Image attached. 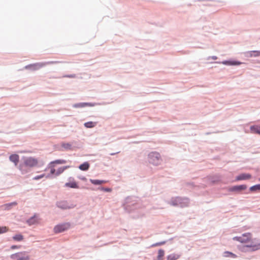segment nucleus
<instances>
[{"label": "nucleus", "instance_id": "f257e3e1", "mask_svg": "<svg viewBox=\"0 0 260 260\" xmlns=\"http://www.w3.org/2000/svg\"><path fill=\"white\" fill-rule=\"evenodd\" d=\"M252 237V235L250 233H246L242 234L241 236L235 237L233 239L241 243L247 244L250 242V241H251Z\"/></svg>", "mask_w": 260, "mask_h": 260}, {"label": "nucleus", "instance_id": "f03ea898", "mask_svg": "<svg viewBox=\"0 0 260 260\" xmlns=\"http://www.w3.org/2000/svg\"><path fill=\"white\" fill-rule=\"evenodd\" d=\"M251 251H254L260 249V240L256 238H251V241L245 245Z\"/></svg>", "mask_w": 260, "mask_h": 260}, {"label": "nucleus", "instance_id": "7ed1b4c3", "mask_svg": "<svg viewBox=\"0 0 260 260\" xmlns=\"http://www.w3.org/2000/svg\"><path fill=\"white\" fill-rule=\"evenodd\" d=\"M38 163V159L35 157H28L24 158V164L28 167L32 168L37 167Z\"/></svg>", "mask_w": 260, "mask_h": 260}, {"label": "nucleus", "instance_id": "20e7f679", "mask_svg": "<svg viewBox=\"0 0 260 260\" xmlns=\"http://www.w3.org/2000/svg\"><path fill=\"white\" fill-rule=\"evenodd\" d=\"M66 160L63 159H57L51 161L48 166V169H50V174L56 176V170L55 169V164H64L66 163Z\"/></svg>", "mask_w": 260, "mask_h": 260}, {"label": "nucleus", "instance_id": "39448f33", "mask_svg": "<svg viewBox=\"0 0 260 260\" xmlns=\"http://www.w3.org/2000/svg\"><path fill=\"white\" fill-rule=\"evenodd\" d=\"M11 258L13 259L17 260H29V256L27 254V252L23 251L13 254L11 255Z\"/></svg>", "mask_w": 260, "mask_h": 260}, {"label": "nucleus", "instance_id": "423d86ee", "mask_svg": "<svg viewBox=\"0 0 260 260\" xmlns=\"http://www.w3.org/2000/svg\"><path fill=\"white\" fill-rule=\"evenodd\" d=\"M149 162L153 165H157L160 161V155L157 152H151L149 154Z\"/></svg>", "mask_w": 260, "mask_h": 260}, {"label": "nucleus", "instance_id": "0eeeda50", "mask_svg": "<svg viewBox=\"0 0 260 260\" xmlns=\"http://www.w3.org/2000/svg\"><path fill=\"white\" fill-rule=\"evenodd\" d=\"M70 228V224L69 223H64L59 224L55 226L54 228L55 233H61L62 232Z\"/></svg>", "mask_w": 260, "mask_h": 260}, {"label": "nucleus", "instance_id": "6e6552de", "mask_svg": "<svg viewBox=\"0 0 260 260\" xmlns=\"http://www.w3.org/2000/svg\"><path fill=\"white\" fill-rule=\"evenodd\" d=\"M69 182H67L65 184V186L67 187L72 188H78L79 186L77 183L75 181L74 179L72 177H70L69 178Z\"/></svg>", "mask_w": 260, "mask_h": 260}, {"label": "nucleus", "instance_id": "1a4fd4ad", "mask_svg": "<svg viewBox=\"0 0 260 260\" xmlns=\"http://www.w3.org/2000/svg\"><path fill=\"white\" fill-rule=\"evenodd\" d=\"M46 64L45 63H36L32 64H30L27 67H26V69H29L32 70H38Z\"/></svg>", "mask_w": 260, "mask_h": 260}, {"label": "nucleus", "instance_id": "9d476101", "mask_svg": "<svg viewBox=\"0 0 260 260\" xmlns=\"http://www.w3.org/2000/svg\"><path fill=\"white\" fill-rule=\"evenodd\" d=\"M245 55L247 57H257L260 56V51H250L245 53Z\"/></svg>", "mask_w": 260, "mask_h": 260}, {"label": "nucleus", "instance_id": "9b49d317", "mask_svg": "<svg viewBox=\"0 0 260 260\" xmlns=\"http://www.w3.org/2000/svg\"><path fill=\"white\" fill-rule=\"evenodd\" d=\"M251 176L249 174H241L236 178V180L239 181L242 180H247L250 179Z\"/></svg>", "mask_w": 260, "mask_h": 260}, {"label": "nucleus", "instance_id": "f8f14e48", "mask_svg": "<svg viewBox=\"0 0 260 260\" xmlns=\"http://www.w3.org/2000/svg\"><path fill=\"white\" fill-rule=\"evenodd\" d=\"M9 159L10 161L14 162L15 165L16 166L17 165L19 161V156L17 154H12L10 156Z\"/></svg>", "mask_w": 260, "mask_h": 260}, {"label": "nucleus", "instance_id": "ddd939ff", "mask_svg": "<svg viewBox=\"0 0 260 260\" xmlns=\"http://www.w3.org/2000/svg\"><path fill=\"white\" fill-rule=\"evenodd\" d=\"M58 207L63 209H67L72 208L66 201L60 202L58 203Z\"/></svg>", "mask_w": 260, "mask_h": 260}, {"label": "nucleus", "instance_id": "4468645a", "mask_svg": "<svg viewBox=\"0 0 260 260\" xmlns=\"http://www.w3.org/2000/svg\"><path fill=\"white\" fill-rule=\"evenodd\" d=\"M247 188L245 185H237L233 186L231 189V191H241L246 189Z\"/></svg>", "mask_w": 260, "mask_h": 260}, {"label": "nucleus", "instance_id": "2eb2a0df", "mask_svg": "<svg viewBox=\"0 0 260 260\" xmlns=\"http://www.w3.org/2000/svg\"><path fill=\"white\" fill-rule=\"evenodd\" d=\"M222 63L225 65L234 66V65H240L242 63L240 61H224L222 62Z\"/></svg>", "mask_w": 260, "mask_h": 260}, {"label": "nucleus", "instance_id": "dca6fc26", "mask_svg": "<svg viewBox=\"0 0 260 260\" xmlns=\"http://www.w3.org/2000/svg\"><path fill=\"white\" fill-rule=\"evenodd\" d=\"M180 255L178 254H171L167 256V260H177L180 257Z\"/></svg>", "mask_w": 260, "mask_h": 260}, {"label": "nucleus", "instance_id": "f3484780", "mask_svg": "<svg viewBox=\"0 0 260 260\" xmlns=\"http://www.w3.org/2000/svg\"><path fill=\"white\" fill-rule=\"evenodd\" d=\"M69 168H70L69 166H65V167L59 168L56 171V176H59L60 174L62 173L65 170H66L67 169Z\"/></svg>", "mask_w": 260, "mask_h": 260}, {"label": "nucleus", "instance_id": "a211bd4d", "mask_svg": "<svg viewBox=\"0 0 260 260\" xmlns=\"http://www.w3.org/2000/svg\"><path fill=\"white\" fill-rule=\"evenodd\" d=\"M89 164L87 162H85L81 165L79 168L82 171H86L89 169Z\"/></svg>", "mask_w": 260, "mask_h": 260}, {"label": "nucleus", "instance_id": "6ab92c4d", "mask_svg": "<svg viewBox=\"0 0 260 260\" xmlns=\"http://www.w3.org/2000/svg\"><path fill=\"white\" fill-rule=\"evenodd\" d=\"M84 126L87 128H92L96 125V122L89 121L84 123Z\"/></svg>", "mask_w": 260, "mask_h": 260}, {"label": "nucleus", "instance_id": "aec40b11", "mask_svg": "<svg viewBox=\"0 0 260 260\" xmlns=\"http://www.w3.org/2000/svg\"><path fill=\"white\" fill-rule=\"evenodd\" d=\"M90 181L94 185H100L106 182V181L104 180H93L90 179Z\"/></svg>", "mask_w": 260, "mask_h": 260}, {"label": "nucleus", "instance_id": "412c9836", "mask_svg": "<svg viewBox=\"0 0 260 260\" xmlns=\"http://www.w3.org/2000/svg\"><path fill=\"white\" fill-rule=\"evenodd\" d=\"M165 255V251L162 249H159L158 251L157 260H162Z\"/></svg>", "mask_w": 260, "mask_h": 260}, {"label": "nucleus", "instance_id": "4be33fe9", "mask_svg": "<svg viewBox=\"0 0 260 260\" xmlns=\"http://www.w3.org/2000/svg\"><path fill=\"white\" fill-rule=\"evenodd\" d=\"M23 236L21 234H17L13 237V239L16 241H21L23 240Z\"/></svg>", "mask_w": 260, "mask_h": 260}, {"label": "nucleus", "instance_id": "5701e85b", "mask_svg": "<svg viewBox=\"0 0 260 260\" xmlns=\"http://www.w3.org/2000/svg\"><path fill=\"white\" fill-rule=\"evenodd\" d=\"M250 129L253 133L260 135V126H253L250 127Z\"/></svg>", "mask_w": 260, "mask_h": 260}, {"label": "nucleus", "instance_id": "b1692460", "mask_svg": "<svg viewBox=\"0 0 260 260\" xmlns=\"http://www.w3.org/2000/svg\"><path fill=\"white\" fill-rule=\"evenodd\" d=\"M251 191H257L260 190V184L253 185L249 188Z\"/></svg>", "mask_w": 260, "mask_h": 260}, {"label": "nucleus", "instance_id": "393cba45", "mask_svg": "<svg viewBox=\"0 0 260 260\" xmlns=\"http://www.w3.org/2000/svg\"><path fill=\"white\" fill-rule=\"evenodd\" d=\"M224 256L225 257H232L233 258L237 257V255L229 251H225L224 252Z\"/></svg>", "mask_w": 260, "mask_h": 260}, {"label": "nucleus", "instance_id": "a878e982", "mask_svg": "<svg viewBox=\"0 0 260 260\" xmlns=\"http://www.w3.org/2000/svg\"><path fill=\"white\" fill-rule=\"evenodd\" d=\"M37 220L35 217H32L28 220L27 222L29 225H32L37 222Z\"/></svg>", "mask_w": 260, "mask_h": 260}, {"label": "nucleus", "instance_id": "bb28decb", "mask_svg": "<svg viewBox=\"0 0 260 260\" xmlns=\"http://www.w3.org/2000/svg\"><path fill=\"white\" fill-rule=\"evenodd\" d=\"M8 231V229L6 226H2L0 227V234L5 233Z\"/></svg>", "mask_w": 260, "mask_h": 260}, {"label": "nucleus", "instance_id": "cd10ccee", "mask_svg": "<svg viewBox=\"0 0 260 260\" xmlns=\"http://www.w3.org/2000/svg\"><path fill=\"white\" fill-rule=\"evenodd\" d=\"M16 205H17V203L14 202H12V203H10V204H5L4 205V206L6 208L9 209L11 206H16Z\"/></svg>", "mask_w": 260, "mask_h": 260}, {"label": "nucleus", "instance_id": "c85d7f7f", "mask_svg": "<svg viewBox=\"0 0 260 260\" xmlns=\"http://www.w3.org/2000/svg\"><path fill=\"white\" fill-rule=\"evenodd\" d=\"M62 146L63 147L67 149H70L71 147V145L69 143L63 144Z\"/></svg>", "mask_w": 260, "mask_h": 260}, {"label": "nucleus", "instance_id": "c756f323", "mask_svg": "<svg viewBox=\"0 0 260 260\" xmlns=\"http://www.w3.org/2000/svg\"><path fill=\"white\" fill-rule=\"evenodd\" d=\"M44 176H45V174H42V175H41L39 176H37L34 178V180H38V179L42 178Z\"/></svg>", "mask_w": 260, "mask_h": 260}, {"label": "nucleus", "instance_id": "7c9ffc66", "mask_svg": "<svg viewBox=\"0 0 260 260\" xmlns=\"http://www.w3.org/2000/svg\"><path fill=\"white\" fill-rule=\"evenodd\" d=\"M165 243V242H161L156 243L155 244H153L152 245V246L154 247V246H160V245L164 244Z\"/></svg>", "mask_w": 260, "mask_h": 260}, {"label": "nucleus", "instance_id": "2f4dec72", "mask_svg": "<svg viewBox=\"0 0 260 260\" xmlns=\"http://www.w3.org/2000/svg\"><path fill=\"white\" fill-rule=\"evenodd\" d=\"M102 190L107 192H110L112 190L111 189L109 188H102Z\"/></svg>", "mask_w": 260, "mask_h": 260}, {"label": "nucleus", "instance_id": "473e14b6", "mask_svg": "<svg viewBox=\"0 0 260 260\" xmlns=\"http://www.w3.org/2000/svg\"><path fill=\"white\" fill-rule=\"evenodd\" d=\"M20 248V246H17V245H13L11 247V248L12 249H18V248Z\"/></svg>", "mask_w": 260, "mask_h": 260}, {"label": "nucleus", "instance_id": "72a5a7b5", "mask_svg": "<svg viewBox=\"0 0 260 260\" xmlns=\"http://www.w3.org/2000/svg\"><path fill=\"white\" fill-rule=\"evenodd\" d=\"M68 77H70V78H74L75 77V75H70V76H68Z\"/></svg>", "mask_w": 260, "mask_h": 260}, {"label": "nucleus", "instance_id": "f704fd0d", "mask_svg": "<svg viewBox=\"0 0 260 260\" xmlns=\"http://www.w3.org/2000/svg\"><path fill=\"white\" fill-rule=\"evenodd\" d=\"M119 153V152H116V153L112 152V153H111L110 154H111V155H114V154H117V153Z\"/></svg>", "mask_w": 260, "mask_h": 260}, {"label": "nucleus", "instance_id": "c9c22d12", "mask_svg": "<svg viewBox=\"0 0 260 260\" xmlns=\"http://www.w3.org/2000/svg\"><path fill=\"white\" fill-rule=\"evenodd\" d=\"M213 58L214 59H217V57L216 56H214V57H213Z\"/></svg>", "mask_w": 260, "mask_h": 260}, {"label": "nucleus", "instance_id": "e433bc0d", "mask_svg": "<svg viewBox=\"0 0 260 260\" xmlns=\"http://www.w3.org/2000/svg\"><path fill=\"white\" fill-rule=\"evenodd\" d=\"M81 179H82V180H86V178H85V177H83V178H81Z\"/></svg>", "mask_w": 260, "mask_h": 260}, {"label": "nucleus", "instance_id": "4c0bfd02", "mask_svg": "<svg viewBox=\"0 0 260 260\" xmlns=\"http://www.w3.org/2000/svg\"><path fill=\"white\" fill-rule=\"evenodd\" d=\"M259 181H260V178L258 179Z\"/></svg>", "mask_w": 260, "mask_h": 260}]
</instances>
